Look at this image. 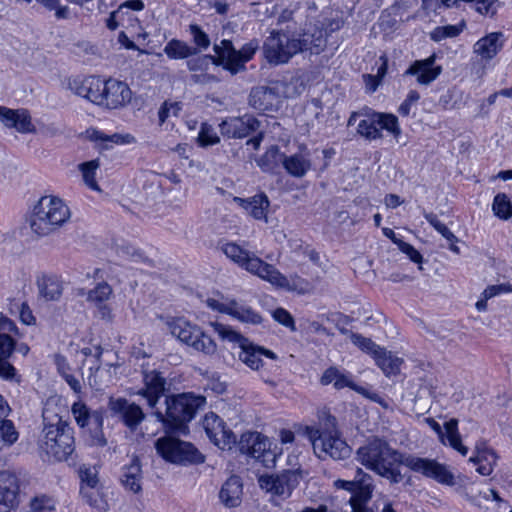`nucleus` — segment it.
<instances>
[{
    "label": "nucleus",
    "mask_w": 512,
    "mask_h": 512,
    "mask_svg": "<svg viewBox=\"0 0 512 512\" xmlns=\"http://www.w3.org/2000/svg\"><path fill=\"white\" fill-rule=\"evenodd\" d=\"M154 447L158 455L173 464L187 466L205 461V456L192 443L174 436L166 435L158 438Z\"/></svg>",
    "instance_id": "obj_8"
},
{
    "label": "nucleus",
    "mask_w": 512,
    "mask_h": 512,
    "mask_svg": "<svg viewBox=\"0 0 512 512\" xmlns=\"http://www.w3.org/2000/svg\"><path fill=\"white\" fill-rule=\"evenodd\" d=\"M279 98H294L305 90L303 81L298 77H291L288 81H275Z\"/></svg>",
    "instance_id": "obj_39"
},
{
    "label": "nucleus",
    "mask_w": 512,
    "mask_h": 512,
    "mask_svg": "<svg viewBox=\"0 0 512 512\" xmlns=\"http://www.w3.org/2000/svg\"><path fill=\"white\" fill-rule=\"evenodd\" d=\"M357 133L367 140H377L383 137L377 126L375 112L366 115V118L359 120L357 123Z\"/></svg>",
    "instance_id": "obj_38"
},
{
    "label": "nucleus",
    "mask_w": 512,
    "mask_h": 512,
    "mask_svg": "<svg viewBox=\"0 0 512 512\" xmlns=\"http://www.w3.org/2000/svg\"><path fill=\"white\" fill-rule=\"evenodd\" d=\"M97 168L98 162L95 160L81 165L84 181L92 189H98V185L95 181V171Z\"/></svg>",
    "instance_id": "obj_53"
},
{
    "label": "nucleus",
    "mask_w": 512,
    "mask_h": 512,
    "mask_svg": "<svg viewBox=\"0 0 512 512\" xmlns=\"http://www.w3.org/2000/svg\"><path fill=\"white\" fill-rule=\"evenodd\" d=\"M204 429L208 438L222 450H231L236 444V435L226 427L224 421L215 413L204 418Z\"/></svg>",
    "instance_id": "obj_14"
},
{
    "label": "nucleus",
    "mask_w": 512,
    "mask_h": 512,
    "mask_svg": "<svg viewBox=\"0 0 512 512\" xmlns=\"http://www.w3.org/2000/svg\"><path fill=\"white\" fill-rule=\"evenodd\" d=\"M80 493L83 497V499L86 500V502L93 507H98L99 502L101 501L98 497V494L93 491L92 489L86 488L84 486L81 487Z\"/></svg>",
    "instance_id": "obj_64"
},
{
    "label": "nucleus",
    "mask_w": 512,
    "mask_h": 512,
    "mask_svg": "<svg viewBox=\"0 0 512 512\" xmlns=\"http://www.w3.org/2000/svg\"><path fill=\"white\" fill-rule=\"evenodd\" d=\"M18 439V432L11 420H0V451L11 447Z\"/></svg>",
    "instance_id": "obj_42"
},
{
    "label": "nucleus",
    "mask_w": 512,
    "mask_h": 512,
    "mask_svg": "<svg viewBox=\"0 0 512 512\" xmlns=\"http://www.w3.org/2000/svg\"><path fill=\"white\" fill-rule=\"evenodd\" d=\"M116 253L123 259H135L141 257V254L133 246L127 243L118 244L116 246Z\"/></svg>",
    "instance_id": "obj_61"
},
{
    "label": "nucleus",
    "mask_w": 512,
    "mask_h": 512,
    "mask_svg": "<svg viewBox=\"0 0 512 512\" xmlns=\"http://www.w3.org/2000/svg\"><path fill=\"white\" fill-rule=\"evenodd\" d=\"M39 296L45 301H58L63 292V283L53 274H43L36 280Z\"/></svg>",
    "instance_id": "obj_30"
},
{
    "label": "nucleus",
    "mask_w": 512,
    "mask_h": 512,
    "mask_svg": "<svg viewBox=\"0 0 512 512\" xmlns=\"http://www.w3.org/2000/svg\"><path fill=\"white\" fill-rule=\"evenodd\" d=\"M248 456L267 468L274 467L276 463V453L270 449L268 438L261 434L260 439H257L256 445L251 449Z\"/></svg>",
    "instance_id": "obj_34"
},
{
    "label": "nucleus",
    "mask_w": 512,
    "mask_h": 512,
    "mask_svg": "<svg viewBox=\"0 0 512 512\" xmlns=\"http://www.w3.org/2000/svg\"><path fill=\"white\" fill-rule=\"evenodd\" d=\"M257 439H260V433L258 432L243 433L240 440L236 441L240 453L248 455L254 445H256Z\"/></svg>",
    "instance_id": "obj_51"
},
{
    "label": "nucleus",
    "mask_w": 512,
    "mask_h": 512,
    "mask_svg": "<svg viewBox=\"0 0 512 512\" xmlns=\"http://www.w3.org/2000/svg\"><path fill=\"white\" fill-rule=\"evenodd\" d=\"M258 48L257 39L250 40L240 50H236L230 40H222L220 45H214L218 64L233 75L245 70V64L253 58Z\"/></svg>",
    "instance_id": "obj_10"
},
{
    "label": "nucleus",
    "mask_w": 512,
    "mask_h": 512,
    "mask_svg": "<svg viewBox=\"0 0 512 512\" xmlns=\"http://www.w3.org/2000/svg\"><path fill=\"white\" fill-rule=\"evenodd\" d=\"M476 11L481 15L493 17L497 12V0H476Z\"/></svg>",
    "instance_id": "obj_55"
},
{
    "label": "nucleus",
    "mask_w": 512,
    "mask_h": 512,
    "mask_svg": "<svg viewBox=\"0 0 512 512\" xmlns=\"http://www.w3.org/2000/svg\"><path fill=\"white\" fill-rule=\"evenodd\" d=\"M72 415L76 423L81 427H87L89 424L94 425L95 428H102L103 415L100 411L91 412L85 403L79 401L75 402L71 408Z\"/></svg>",
    "instance_id": "obj_32"
},
{
    "label": "nucleus",
    "mask_w": 512,
    "mask_h": 512,
    "mask_svg": "<svg viewBox=\"0 0 512 512\" xmlns=\"http://www.w3.org/2000/svg\"><path fill=\"white\" fill-rule=\"evenodd\" d=\"M282 164L290 175L297 178L303 177L311 168L310 160L303 154L284 156Z\"/></svg>",
    "instance_id": "obj_36"
},
{
    "label": "nucleus",
    "mask_w": 512,
    "mask_h": 512,
    "mask_svg": "<svg viewBox=\"0 0 512 512\" xmlns=\"http://www.w3.org/2000/svg\"><path fill=\"white\" fill-rule=\"evenodd\" d=\"M351 342L361 349L363 352L371 354L372 357L378 352L381 347L374 343L370 338L364 337L358 333H350Z\"/></svg>",
    "instance_id": "obj_46"
},
{
    "label": "nucleus",
    "mask_w": 512,
    "mask_h": 512,
    "mask_svg": "<svg viewBox=\"0 0 512 512\" xmlns=\"http://www.w3.org/2000/svg\"><path fill=\"white\" fill-rule=\"evenodd\" d=\"M378 352L374 355V360L377 366L387 375H396L400 371V365L402 359L394 356L391 352H388L385 348L381 347Z\"/></svg>",
    "instance_id": "obj_37"
},
{
    "label": "nucleus",
    "mask_w": 512,
    "mask_h": 512,
    "mask_svg": "<svg viewBox=\"0 0 512 512\" xmlns=\"http://www.w3.org/2000/svg\"><path fill=\"white\" fill-rule=\"evenodd\" d=\"M463 496L473 505L485 510L493 512L495 509H508V503L501 499L498 493L493 489H488L476 494L465 492Z\"/></svg>",
    "instance_id": "obj_28"
},
{
    "label": "nucleus",
    "mask_w": 512,
    "mask_h": 512,
    "mask_svg": "<svg viewBox=\"0 0 512 512\" xmlns=\"http://www.w3.org/2000/svg\"><path fill=\"white\" fill-rule=\"evenodd\" d=\"M333 386L337 390H341L345 387H349L352 390L362 393L364 391L363 388L358 387L352 380L349 374H344L338 369L337 377L333 383Z\"/></svg>",
    "instance_id": "obj_54"
},
{
    "label": "nucleus",
    "mask_w": 512,
    "mask_h": 512,
    "mask_svg": "<svg viewBox=\"0 0 512 512\" xmlns=\"http://www.w3.org/2000/svg\"><path fill=\"white\" fill-rule=\"evenodd\" d=\"M492 210L502 220H508L512 217V204L506 194L499 193L494 197Z\"/></svg>",
    "instance_id": "obj_43"
},
{
    "label": "nucleus",
    "mask_w": 512,
    "mask_h": 512,
    "mask_svg": "<svg viewBox=\"0 0 512 512\" xmlns=\"http://www.w3.org/2000/svg\"><path fill=\"white\" fill-rule=\"evenodd\" d=\"M503 39L504 35L501 32H492L474 44V53L482 59L490 60L502 49Z\"/></svg>",
    "instance_id": "obj_31"
},
{
    "label": "nucleus",
    "mask_w": 512,
    "mask_h": 512,
    "mask_svg": "<svg viewBox=\"0 0 512 512\" xmlns=\"http://www.w3.org/2000/svg\"><path fill=\"white\" fill-rule=\"evenodd\" d=\"M90 76L88 77H75L69 79L67 82V87L71 90L75 95L86 98L88 93Z\"/></svg>",
    "instance_id": "obj_50"
},
{
    "label": "nucleus",
    "mask_w": 512,
    "mask_h": 512,
    "mask_svg": "<svg viewBox=\"0 0 512 512\" xmlns=\"http://www.w3.org/2000/svg\"><path fill=\"white\" fill-rule=\"evenodd\" d=\"M219 500L226 508H236L240 506L243 496V483L238 476L229 477L221 486L219 491Z\"/></svg>",
    "instance_id": "obj_25"
},
{
    "label": "nucleus",
    "mask_w": 512,
    "mask_h": 512,
    "mask_svg": "<svg viewBox=\"0 0 512 512\" xmlns=\"http://www.w3.org/2000/svg\"><path fill=\"white\" fill-rule=\"evenodd\" d=\"M397 246L401 252L406 254L409 259L415 263L422 262V255L409 243L402 241L397 242Z\"/></svg>",
    "instance_id": "obj_60"
},
{
    "label": "nucleus",
    "mask_w": 512,
    "mask_h": 512,
    "mask_svg": "<svg viewBox=\"0 0 512 512\" xmlns=\"http://www.w3.org/2000/svg\"><path fill=\"white\" fill-rule=\"evenodd\" d=\"M429 426L438 434L439 438L445 443L444 438L446 436L449 445L465 456L468 453V448L462 444L461 437L458 433V420L450 419L444 425L446 433L442 431V428L438 422L433 418L426 419Z\"/></svg>",
    "instance_id": "obj_23"
},
{
    "label": "nucleus",
    "mask_w": 512,
    "mask_h": 512,
    "mask_svg": "<svg viewBox=\"0 0 512 512\" xmlns=\"http://www.w3.org/2000/svg\"><path fill=\"white\" fill-rule=\"evenodd\" d=\"M377 126L381 130H386L395 139L401 135V129L398 123V118L393 114L375 112Z\"/></svg>",
    "instance_id": "obj_41"
},
{
    "label": "nucleus",
    "mask_w": 512,
    "mask_h": 512,
    "mask_svg": "<svg viewBox=\"0 0 512 512\" xmlns=\"http://www.w3.org/2000/svg\"><path fill=\"white\" fill-rule=\"evenodd\" d=\"M71 217L66 203L56 196H44L33 209L30 227L38 236H46L63 226Z\"/></svg>",
    "instance_id": "obj_5"
},
{
    "label": "nucleus",
    "mask_w": 512,
    "mask_h": 512,
    "mask_svg": "<svg viewBox=\"0 0 512 512\" xmlns=\"http://www.w3.org/2000/svg\"><path fill=\"white\" fill-rule=\"evenodd\" d=\"M436 54L433 53L426 59L415 60L404 72V76H415L420 85H429L442 73V66L435 65Z\"/></svg>",
    "instance_id": "obj_18"
},
{
    "label": "nucleus",
    "mask_w": 512,
    "mask_h": 512,
    "mask_svg": "<svg viewBox=\"0 0 512 512\" xmlns=\"http://www.w3.org/2000/svg\"><path fill=\"white\" fill-rule=\"evenodd\" d=\"M305 433L319 459L343 460L351 454L350 446L337 427L336 418L326 409L318 412V426H307Z\"/></svg>",
    "instance_id": "obj_2"
},
{
    "label": "nucleus",
    "mask_w": 512,
    "mask_h": 512,
    "mask_svg": "<svg viewBox=\"0 0 512 512\" xmlns=\"http://www.w3.org/2000/svg\"><path fill=\"white\" fill-rule=\"evenodd\" d=\"M10 333L18 334L15 323L5 316H0V335L10 336Z\"/></svg>",
    "instance_id": "obj_62"
},
{
    "label": "nucleus",
    "mask_w": 512,
    "mask_h": 512,
    "mask_svg": "<svg viewBox=\"0 0 512 512\" xmlns=\"http://www.w3.org/2000/svg\"><path fill=\"white\" fill-rule=\"evenodd\" d=\"M48 410L43 411L44 427L39 439V449L55 461L67 460L75 450L73 428L58 415L51 419L47 416Z\"/></svg>",
    "instance_id": "obj_3"
},
{
    "label": "nucleus",
    "mask_w": 512,
    "mask_h": 512,
    "mask_svg": "<svg viewBox=\"0 0 512 512\" xmlns=\"http://www.w3.org/2000/svg\"><path fill=\"white\" fill-rule=\"evenodd\" d=\"M303 479V471L300 469L284 470L278 474L263 475L258 479L259 486L281 499H287L291 496L293 490Z\"/></svg>",
    "instance_id": "obj_11"
},
{
    "label": "nucleus",
    "mask_w": 512,
    "mask_h": 512,
    "mask_svg": "<svg viewBox=\"0 0 512 512\" xmlns=\"http://www.w3.org/2000/svg\"><path fill=\"white\" fill-rule=\"evenodd\" d=\"M164 52L171 59H184L195 55L197 53V49L189 46L183 41L172 39L166 44Z\"/></svg>",
    "instance_id": "obj_40"
},
{
    "label": "nucleus",
    "mask_w": 512,
    "mask_h": 512,
    "mask_svg": "<svg viewBox=\"0 0 512 512\" xmlns=\"http://www.w3.org/2000/svg\"><path fill=\"white\" fill-rule=\"evenodd\" d=\"M190 32L193 36L194 43L202 49H206L210 45V40L208 35L201 30L198 25H191Z\"/></svg>",
    "instance_id": "obj_56"
},
{
    "label": "nucleus",
    "mask_w": 512,
    "mask_h": 512,
    "mask_svg": "<svg viewBox=\"0 0 512 512\" xmlns=\"http://www.w3.org/2000/svg\"><path fill=\"white\" fill-rule=\"evenodd\" d=\"M273 318L280 324L284 325L285 327L295 330V323L293 317L287 310L283 308H277L273 312Z\"/></svg>",
    "instance_id": "obj_58"
},
{
    "label": "nucleus",
    "mask_w": 512,
    "mask_h": 512,
    "mask_svg": "<svg viewBox=\"0 0 512 512\" xmlns=\"http://www.w3.org/2000/svg\"><path fill=\"white\" fill-rule=\"evenodd\" d=\"M19 484L15 474L0 471V512H11L18 505Z\"/></svg>",
    "instance_id": "obj_20"
},
{
    "label": "nucleus",
    "mask_w": 512,
    "mask_h": 512,
    "mask_svg": "<svg viewBox=\"0 0 512 512\" xmlns=\"http://www.w3.org/2000/svg\"><path fill=\"white\" fill-rule=\"evenodd\" d=\"M226 314L243 323L257 325L262 322V317L259 313L235 300L230 301V308L226 309Z\"/></svg>",
    "instance_id": "obj_35"
},
{
    "label": "nucleus",
    "mask_w": 512,
    "mask_h": 512,
    "mask_svg": "<svg viewBox=\"0 0 512 512\" xmlns=\"http://www.w3.org/2000/svg\"><path fill=\"white\" fill-rule=\"evenodd\" d=\"M357 460L367 469L387 479L392 484L400 483L403 475L400 466L405 465L414 472L437 482L452 486L455 484L453 474L443 464L436 460L420 458L413 455H403L392 448L388 442L374 438L358 448Z\"/></svg>",
    "instance_id": "obj_1"
},
{
    "label": "nucleus",
    "mask_w": 512,
    "mask_h": 512,
    "mask_svg": "<svg viewBox=\"0 0 512 512\" xmlns=\"http://www.w3.org/2000/svg\"><path fill=\"white\" fill-rule=\"evenodd\" d=\"M165 405V413L156 409L155 416L159 421L168 424L169 428L180 429L205 405V398L189 393L166 396Z\"/></svg>",
    "instance_id": "obj_6"
},
{
    "label": "nucleus",
    "mask_w": 512,
    "mask_h": 512,
    "mask_svg": "<svg viewBox=\"0 0 512 512\" xmlns=\"http://www.w3.org/2000/svg\"><path fill=\"white\" fill-rule=\"evenodd\" d=\"M144 388L138 394L143 396L152 409L156 407L158 400L165 396L166 379L156 370L144 371L143 373Z\"/></svg>",
    "instance_id": "obj_19"
},
{
    "label": "nucleus",
    "mask_w": 512,
    "mask_h": 512,
    "mask_svg": "<svg viewBox=\"0 0 512 512\" xmlns=\"http://www.w3.org/2000/svg\"><path fill=\"white\" fill-rule=\"evenodd\" d=\"M30 507L33 512H49L54 510L55 501L47 495H39L31 500Z\"/></svg>",
    "instance_id": "obj_49"
},
{
    "label": "nucleus",
    "mask_w": 512,
    "mask_h": 512,
    "mask_svg": "<svg viewBox=\"0 0 512 512\" xmlns=\"http://www.w3.org/2000/svg\"><path fill=\"white\" fill-rule=\"evenodd\" d=\"M112 294V287L106 282H101L98 283L96 287L89 290L87 300L94 305H97L108 301Z\"/></svg>",
    "instance_id": "obj_44"
},
{
    "label": "nucleus",
    "mask_w": 512,
    "mask_h": 512,
    "mask_svg": "<svg viewBox=\"0 0 512 512\" xmlns=\"http://www.w3.org/2000/svg\"><path fill=\"white\" fill-rule=\"evenodd\" d=\"M103 101L100 106L109 109H118L127 105L132 98V92L129 86L117 79L109 78L105 81Z\"/></svg>",
    "instance_id": "obj_17"
},
{
    "label": "nucleus",
    "mask_w": 512,
    "mask_h": 512,
    "mask_svg": "<svg viewBox=\"0 0 512 512\" xmlns=\"http://www.w3.org/2000/svg\"><path fill=\"white\" fill-rule=\"evenodd\" d=\"M210 325L223 341L238 344L241 349L239 360L252 370H259L263 366V356L273 360L277 358L273 351L254 344L229 325L219 322H211Z\"/></svg>",
    "instance_id": "obj_7"
},
{
    "label": "nucleus",
    "mask_w": 512,
    "mask_h": 512,
    "mask_svg": "<svg viewBox=\"0 0 512 512\" xmlns=\"http://www.w3.org/2000/svg\"><path fill=\"white\" fill-rule=\"evenodd\" d=\"M234 202L242 207L254 219L267 221V211L270 202L264 193L254 195L249 198L235 197Z\"/></svg>",
    "instance_id": "obj_29"
},
{
    "label": "nucleus",
    "mask_w": 512,
    "mask_h": 512,
    "mask_svg": "<svg viewBox=\"0 0 512 512\" xmlns=\"http://www.w3.org/2000/svg\"><path fill=\"white\" fill-rule=\"evenodd\" d=\"M463 496L473 505L485 510L493 512L495 509H508V503L501 499L498 493L493 489H488L476 494L465 492Z\"/></svg>",
    "instance_id": "obj_27"
},
{
    "label": "nucleus",
    "mask_w": 512,
    "mask_h": 512,
    "mask_svg": "<svg viewBox=\"0 0 512 512\" xmlns=\"http://www.w3.org/2000/svg\"><path fill=\"white\" fill-rule=\"evenodd\" d=\"M105 81L98 76H90L88 93L86 99L93 102L94 104L101 105L103 101V93Z\"/></svg>",
    "instance_id": "obj_45"
},
{
    "label": "nucleus",
    "mask_w": 512,
    "mask_h": 512,
    "mask_svg": "<svg viewBox=\"0 0 512 512\" xmlns=\"http://www.w3.org/2000/svg\"><path fill=\"white\" fill-rule=\"evenodd\" d=\"M80 478L86 488L94 489L98 484L97 474L91 468H80Z\"/></svg>",
    "instance_id": "obj_57"
},
{
    "label": "nucleus",
    "mask_w": 512,
    "mask_h": 512,
    "mask_svg": "<svg viewBox=\"0 0 512 512\" xmlns=\"http://www.w3.org/2000/svg\"><path fill=\"white\" fill-rule=\"evenodd\" d=\"M108 407L131 431H135L145 418L141 407L125 398H110Z\"/></svg>",
    "instance_id": "obj_16"
},
{
    "label": "nucleus",
    "mask_w": 512,
    "mask_h": 512,
    "mask_svg": "<svg viewBox=\"0 0 512 512\" xmlns=\"http://www.w3.org/2000/svg\"><path fill=\"white\" fill-rule=\"evenodd\" d=\"M334 486L338 489H344L352 492L354 495L350 499L351 506L354 512H365V502L371 497V486L364 484L362 480H341L338 479L334 482Z\"/></svg>",
    "instance_id": "obj_22"
},
{
    "label": "nucleus",
    "mask_w": 512,
    "mask_h": 512,
    "mask_svg": "<svg viewBox=\"0 0 512 512\" xmlns=\"http://www.w3.org/2000/svg\"><path fill=\"white\" fill-rule=\"evenodd\" d=\"M142 470L138 457H133L129 465L124 466L121 476L122 485L133 493L141 491Z\"/></svg>",
    "instance_id": "obj_33"
},
{
    "label": "nucleus",
    "mask_w": 512,
    "mask_h": 512,
    "mask_svg": "<svg viewBox=\"0 0 512 512\" xmlns=\"http://www.w3.org/2000/svg\"><path fill=\"white\" fill-rule=\"evenodd\" d=\"M275 83L269 86H258L251 90L249 95V104L255 110L273 111L278 107L280 98Z\"/></svg>",
    "instance_id": "obj_21"
},
{
    "label": "nucleus",
    "mask_w": 512,
    "mask_h": 512,
    "mask_svg": "<svg viewBox=\"0 0 512 512\" xmlns=\"http://www.w3.org/2000/svg\"><path fill=\"white\" fill-rule=\"evenodd\" d=\"M197 141L200 146L206 147L215 145L220 142V138L214 131L213 127L207 123L201 125Z\"/></svg>",
    "instance_id": "obj_47"
},
{
    "label": "nucleus",
    "mask_w": 512,
    "mask_h": 512,
    "mask_svg": "<svg viewBox=\"0 0 512 512\" xmlns=\"http://www.w3.org/2000/svg\"><path fill=\"white\" fill-rule=\"evenodd\" d=\"M222 252L241 268L261 278L267 265L255 254L243 249L234 242L225 243L221 247Z\"/></svg>",
    "instance_id": "obj_13"
},
{
    "label": "nucleus",
    "mask_w": 512,
    "mask_h": 512,
    "mask_svg": "<svg viewBox=\"0 0 512 512\" xmlns=\"http://www.w3.org/2000/svg\"><path fill=\"white\" fill-rule=\"evenodd\" d=\"M169 329L174 337L195 351L205 355H214L217 352V344L211 336L199 326L193 325L183 318H176L169 322Z\"/></svg>",
    "instance_id": "obj_9"
},
{
    "label": "nucleus",
    "mask_w": 512,
    "mask_h": 512,
    "mask_svg": "<svg viewBox=\"0 0 512 512\" xmlns=\"http://www.w3.org/2000/svg\"><path fill=\"white\" fill-rule=\"evenodd\" d=\"M16 349V341L11 336L0 335V377L7 381L20 382L15 367L8 359Z\"/></svg>",
    "instance_id": "obj_24"
},
{
    "label": "nucleus",
    "mask_w": 512,
    "mask_h": 512,
    "mask_svg": "<svg viewBox=\"0 0 512 512\" xmlns=\"http://www.w3.org/2000/svg\"><path fill=\"white\" fill-rule=\"evenodd\" d=\"M325 42L321 31L315 40L310 39L308 33H304L302 39H291L285 33L273 31L264 42L263 50L267 61L277 65L288 62L293 55L303 50L318 53Z\"/></svg>",
    "instance_id": "obj_4"
},
{
    "label": "nucleus",
    "mask_w": 512,
    "mask_h": 512,
    "mask_svg": "<svg viewBox=\"0 0 512 512\" xmlns=\"http://www.w3.org/2000/svg\"><path fill=\"white\" fill-rule=\"evenodd\" d=\"M497 455L485 442H478L475 446V455L469 461L477 465V472L489 476L496 465Z\"/></svg>",
    "instance_id": "obj_26"
},
{
    "label": "nucleus",
    "mask_w": 512,
    "mask_h": 512,
    "mask_svg": "<svg viewBox=\"0 0 512 512\" xmlns=\"http://www.w3.org/2000/svg\"><path fill=\"white\" fill-rule=\"evenodd\" d=\"M19 314H20V320L26 324L31 325L34 324L36 319L33 316L32 310L30 309L29 305L26 302L21 303L19 306Z\"/></svg>",
    "instance_id": "obj_63"
},
{
    "label": "nucleus",
    "mask_w": 512,
    "mask_h": 512,
    "mask_svg": "<svg viewBox=\"0 0 512 512\" xmlns=\"http://www.w3.org/2000/svg\"><path fill=\"white\" fill-rule=\"evenodd\" d=\"M420 99V94L416 90H410L404 102L399 106L398 112L402 116H408L411 105Z\"/></svg>",
    "instance_id": "obj_59"
},
{
    "label": "nucleus",
    "mask_w": 512,
    "mask_h": 512,
    "mask_svg": "<svg viewBox=\"0 0 512 512\" xmlns=\"http://www.w3.org/2000/svg\"><path fill=\"white\" fill-rule=\"evenodd\" d=\"M261 279L268 281L276 287L286 291L297 292L298 294H308L314 290V285L310 281L300 277L297 274L287 277L273 265L268 263L263 274L261 275Z\"/></svg>",
    "instance_id": "obj_12"
},
{
    "label": "nucleus",
    "mask_w": 512,
    "mask_h": 512,
    "mask_svg": "<svg viewBox=\"0 0 512 512\" xmlns=\"http://www.w3.org/2000/svg\"><path fill=\"white\" fill-rule=\"evenodd\" d=\"M20 133H30L34 131L29 112L25 109H19L15 122L10 123Z\"/></svg>",
    "instance_id": "obj_48"
},
{
    "label": "nucleus",
    "mask_w": 512,
    "mask_h": 512,
    "mask_svg": "<svg viewBox=\"0 0 512 512\" xmlns=\"http://www.w3.org/2000/svg\"><path fill=\"white\" fill-rule=\"evenodd\" d=\"M261 127V122L252 115L241 117H230L222 121L219 125L220 132L228 138L241 139L257 132Z\"/></svg>",
    "instance_id": "obj_15"
},
{
    "label": "nucleus",
    "mask_w": 512,
    "mask_h": 512,
    "mask_svg": "<svg viewBox=\"0 0 512 512\" xmlns=\"http://www.w3.org/2000/svg\"><path fill=\"white\" fill-rule=\"evenodd\" d=\"M96 139L103 142H112L115 144H131L135 143L136 139L131 134H119L114 133L112 135H106L104 133L96 132Z\"/></svg>",
    "instance_id": "obj_52"
}]
</instances>
